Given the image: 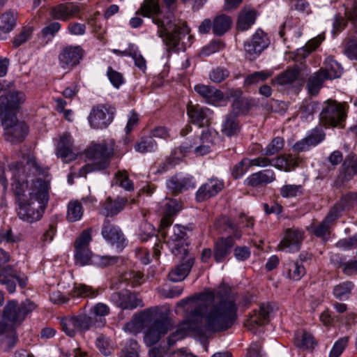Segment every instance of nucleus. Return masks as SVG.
I'll list each match as a JSON object with an SVG mask.
<instances>
[{"label":"nucleus","mask_w":357,"mask_h":357,"mask_svg":"<svg viewBox=\"0 0 357 357\" xmlns=\"http://www.w3.org/2000/svg\"><path fill=\"white\" fill-rule=\"evenodd\" d=\"M12 174L13 190L17 197V216L32 223L43 216L50 197L51 176L33 155L26 163L13 162L8 165Z\"/></svg>","instance_id":"f257e3e1"},{"label":"nucleus","mask_w":357,"mask_h":357,"mask_svg":"<svg viewBox=\"0 0 357 357\" xmlns=\"http://www.w3.org/2000/svg\"><path fill=\"white\" fill-rule=\"evenodd\" d=\"M219 297V301L205 314L204 322L203 306H195L190 314V319H185L178 324L176 331L168 337V345L173 346L190 334L207 338L215 333L230 328L237 318L234 296L220 294Z\"/></svg>","instance_id":"f03ea898"},{"label":"nucleus","mask_w":357,"mask_h":357,"mask_svg":"<svg viewBox=\"0 0 357 357\" xmlns=\"http://www.w3.org/2000/svg\"><path fill=\"white\" fill-rule=\"evenodd\" d=\"M163 1L169 10L167 15H164L160 10V0H144L136 13L152 18L153 22L158 26V34L169 53L185 51V43L183 40L188 35V30L184 25L181 26L176 22L172 14V6L175 0Z\"/></svg>","instance_id":"7ed1b4c3"},{"label":"nucleus","mask_w":357,"mask_h":357,"mask_svg":"<svg viewBox=\"0 0 357 357\" xmlns=\"http://www.w3.org/2000/svg\"><path fill=\"white\" fill-rule=\"evenodd\" d=\"M130 326L136 328H146L144 340L147 346L151 347L158 342L172 328L173 324L159 307L155 306L135 314L126 327Z\"/></svg>","instance_id":"20e7f679"},{"label":"nucleus","mask_w":357,"mask_h":357,"mask_svg":"<svg viewBox=\"0 0 357 357\" xmlns=\"http://www.w3.org/2000/svg\"><path fill=\"white\" fill-rule=\"evenodd\" d=\"M114 153L112 146L106 143L94 144L86 151V157L89 161L79 170V175L85 176L86 174L106 169L109 165V158Z\"/></svg>","instance_id":"39448f33"},{"label":"nucleus","mask_w":357,"mask_h":357,"mask_svg":"<svg viewBox=\"0 0 357 357\" xmlns=\"http://www.w3.org/2000/svg\"><path fill=\"white\" fill-rule=\"evenodd\" d=\"M221 295H232L234 296L236 312L238 311V305L241 304L240 297L237 294L228 291L227 290H220L216 294L212 291L203 292L194 295L192 297L181 300L178 303L177 305L185 308L188 312L190 310L188 317L185 319H190V314L197 305H202L203 306V314H204L206 308L210 306L209 310L215 305L220 299ZM203 318L204 317L203 316Z\"/></svg>","instance_id":"423d86ee"},{"label":"nucleus","mask_w":357,"mask_h":357,"mask_svg":"<svg viewBox=\"0 0 357 357\" xmlns=\"http://www.w3.org/2000/svg\"><path fill=\"white\" fill-rule=\"evenodd\" d=\"M346 103L328 100L322 105L319 114L320 122L326 127H344L347 118Z\"/></svg>","instance_id":"0eeeda50"},{"label":"nucleus","mask_w":357,"mask_h":357,"mask_svg":"<svg viewBox=\"0 0 357 357\" xmlns=\"http://www.w3.org/2000/svg\"><path fill=\"white\" fill-rule=\"evenodd\" d=\"M36 307L37 305L28 299L20 303L14 300L9 301L3 310L2 317L4 321L16 328Z\"/></svg>","instance_id":"6e6552de"},{"label":"nucleus","mask_w":357,"mask_h":357,"mask_svg":"<svg viewBox=\"0 0 357 357\" xmlns=\"http://www.w3.org/2000/svg\"><path fill=\"white\" fill-rule=\"evenodd\" d=\"M161 227V232L167 238V244L173 255H186L188 252V242L186 228L181 225H175L172 227Z\"/></svg>","instance_id":"1a4fd4ad"},{"label":"nucleus","mask_w":357,"mask_h":357,"mask_svg":"<svg viewBox=\"0 0 357 357\" xmlns=\"http://www.w3.org/2000/svg\"><path fill=\"white\" fill-rule=\"evenodd\" d=\"M26 96L24 92L10 89L5 82H0V109L10 115L15 114L24 102Z\"/></svg>","instance_id":"9d476101"},{"label":"nucleus","mask_w":357,"mask_h":357,"mask_svg":"<svg viewBox=\"0 0 357 357\" xmlns=\"http://www.w3.org/2000/svg\"><path fill=\"white\" fill-rule=\"evenodd\" d=\"M75 262L76 265H93L104 267L116 264L118 261L116 257L99 256L93 255L89 248L75 250Z\"/></svg>","instance_id":"9b49d317"},{"label":"nucleus","mask_w":357,"mask_h":357,"mask_svg":"<svg viewBox=\"0 0 357 357\" xmlns=\"http://www.w3.org/2000/svg\"><path fill=\"white\" fill-rule=\"evenodd\" d=\"M4 135L7 141L11 143H19L24 140L28 132V128L23 121L17 120L15 114L3 120Z\"/></svg>","instance_id":"f8f14e48"},{"label":"nucleus","mask_w":357,"mask_h":357,"mask_svg":"<svg viewBox=\"0 0 357 357\" xmlns=\"http://www.w3.org/2000/svg\"><path fill=\"white\" fill-rule=\"evenodd\" d=\"M114 111V107L105 105L93 107L88 117L91 127L94 129L105 128L113 121Z\"/></svg>","instance_id":"ddd939ff"},{"label":"nucleus","mask_w":357,"mask_h":357,"mask_svg":"<svg viewBox=\"0 0 357 357\" xmlns=\"http://www.w3.org/2000/svg\"><path fill=\"white\" fill-rule=\"evenodd\" d=\"M84 54V50L79 45L65 46L58 56L59 65L63 70H72L79 64Z\"/></svg>","instance_id":"4468645a"},{"label":"nucleus","mask_w":357,"mask_h":357,"mask_svg":"<svg viewBox=\"0 0 357 357\" xmlns=\"http://www.w3.org/2000/svg\"><path fill=\"white\" fill-rule=\"evenodd\" d=\"M273 82L278 85L293 89L295 91H301L305 83L304 77L298 66L288 68L278 74Z\"/></svg>","instance_id":"2eb2a0df"},{"label":"nucleus","mask_w":357,"mask_h":357,"mask_svg":"<svg viewBox=\"0 0 357 357\" xmlns=\"http://www.w3.org/2000/svg\"><path fill=\"white\" fill-rule=\"evenodd\" d=\"M15 280L17 281L21 288H24L27 285V277L24 275H21L11 266L8 265L0 267V283L6 286L7 291L10 294L15 291L16 284Z\"/></svg>","instance_id":"dca6fc26"},{"label":"nucleus","mask_w":357,"mask_h":357,"mask_svg":"<svg viewBox=\"0 0 357 357\" xmlns=\"http://www.w3.org/2000/svg\"><path fill=\"white\" fill-rule=\"evenodd\" d=\"M101 234L103 238L112 246L121 251L126 245L127 241L121 229L109 220H104Z\"/></svg>","instance_id":"f3484780"},{"label":"nucleus","mask_w":357,"mask_h":357,"mask_svg":"<svg viewBox=\"0 0 357 357\" xmlns=\"http://www.w3.org/2000/svg\"><path fill=\"white\" fill-rule=\"evenodd\" d=\"M270 44L269 38L266 33L261 29H258L252 36L250 41L244 45L246 56L249 60H253L258 56Z\"/></svg>","instance_id":"a211bd4d"},{"label":"nucleus","mask_w":357,"mask_h":357,"mask_svg":"<svg viewBox=\"0 0 357 357\" xmlns=\"http://www.w3.org/2000/svg\"><path fill=\"white\" fill-rule=\"evenodd\" d=\"M303 238V231L296 228L287 229L279 244L280 250L294 252L299 250Z\"/></svg>","instance_id":"6ab92c4d"},{"label":"nucleus","mask_w":357,"mask_h":357,"mask_svg":"<svg viewBox=\"0 0 357 357\" xmlns=\"http://www.w3.org/2000/svg\"><path fill=\"white\" fill-rule=\"evenodd\" d=\"M110 300L123 310H133L137 307L144 306L142 300L128 291L114 292L110 296Z\"/></svg>","instance_id":"aec40b11"},{"label":"nucleus","mask_w":357,"mask_h":357,"mask_svg":"<svg viewBox=\"0 0 357 357\" xmlns=\"http://www.w3.org/2000/svg\"><path fill=\"white\" fill-rule=\"evenodd\" d=\"M273 311V307L270 303H263L257 311H255L250 318L246 321L245 326L248 330L256 333L255 328L269 322L270 314Z\"/></svg>","instance_id":"412c9836"},{"label":"nucleus","mask_w":357,"mask_h":357,"mask_svg":"<svg viewBox=\"0 0 357 357\" xmlns=\"http://www.w3.org/2000/svg\"><path fill=\"white\" fill-rule=\"evenodd\" d=\"M224 188V182L217 178L208 179L202 184L196 192L195 197L198 202H203L215 196Z\"/></svg>","instance_id":"4be33fe9"},{"label":"nucleus","mask_w":357,"mask_h":357,"mask_svg":"<svg viewBox=\"0 0 357 357\" xmlns=\"http://www.w3.org/2000/svg\"><path fill=\"white\" fill-rule=\"evenodd\" d=\"M187 114L192 123L200 128L208 126L211 123L212 112L207 107H201L198 105H188Z\"/></svg>","instance_id":"5701e85b"},{"label":"nucleus","mask_w":357,"mask_h":357,"mask_svg":"<svg viewBox=\"0 0 357 357\" xmlns=\"http://www.w3.org/2000/svg\"><path fill=\"white\" fill-rule=\"evenodd\" d=\"M181 255V263L177 265L168 274V278L170 281L177 282L184 280L189 274L192 267L194 265L195 258L188 254Z\"/></svg>","instance_id":"b1692460"},{"label":"nucleus","mask_w":357,"mask_h":357,"mask_svg":"<svg viewBox=\"0 0 357 357\" xmlns=\"http://www.w3.org/2000/svg\"><path fill=\"white\" fill-rule=\"evenodd\" d=\"M166 186L168 190L173 195H178L189 189L195 188L192 176H181L178 174L169 178L166 182Z\"/></svg>","instance_id":"393cba45"},{"label":"nucleus","mask_w":357,"mask_h":357,"mask_svg":"<svg viewBox=\"0 0 357 357\" xmlns=\"http://www.w3.org/2000/svg\"><path fill=\"white\" fill-rule=\"evenodd\" d=\"M18 340L16 328L12 325L0 324V348L7 351L13 348Z\"/></svg>","instance_id":"a878e982"},{"label":"nucleus","mask_w":357,"mask_h":357,"mask_svg":"<svg viewBox=\"0 0 357 357\" xmlns=\"http://www.w3.org/2000/svg\"><path fill=\"white\" fill-rule=\"evenodd\" d=\"M56 155L65 162H70L76 159V154L73 151V139L69 133H64L57 145Z\"/></svg>","instance_id":"bb28decb"},{"label":"nucleus","mask_w":357,"mask_h":357,"mask_svg":"<svg viewBox=\"0 0 357 357\" xmlns=\"http://www.w3.org/2000/svg\"><path fill=\"white\" fill-rule=\"evenodd\" d=\"M276 179L275 174L272 169H264L250 174L244 184L250 187H258L273 182Z\"/></svg>","instance_id":"cd10ccee"},{"label":"nucleus","mask_w":357,"mask_h":357,"mask_svg":"<svg viewBox=\"0 0 357 357\" xmlns=\"http://www.w3.org/2000/svg\"><path fill=\"white\" fill-rule=\"evenodd\" d=\"M234 245V241L232 236L219 238L214 245L213 258L217 263L225 261L227 257L231 253V248Z\"/></svg>","instance_id":"c85d7f7f"},{"label":"nucleus","mask_w":357,"mask_h":357,"mask_svg":"<svg viewBox=\"0 0 357 357\" xmlns=\"http://www.w3.org/2000/svg\"><path fill=\"white\" fill-rule=\"evenodd\" d=\"M77 330L86 331L93 328H102L105 324V319H96L85 314L73 317Z\"/></svg>","instance_id":"c756f323"},{"label":"nucleus","mask_w":357,"mask_h":357,"mask_svg":"<svg viewBox=\"0 0 357 357\" xmlns=\"http://www.w3.org/2000/svg\"><path fill=\"white\" fill-rule=\"evenodd\" d=\"M182 209V203L176 199H168L165 204L164 216L161 219L160 225L162 228L169 227L172 222V217Z\"/></svg>","instance_id":"7c9ffc66"},{"label":"nucleus","mask_w":357,"mask_h":357,"mask_svg":"<svg viewBox=\"0 0 357 357\" xmlns=\"http://www.w3.org/2000/svg\"><path fill=\"white\" fill-rule=\"evenodd\" d=\"M340 210L337 206L333 207L324 220L313 229L314 234L319 238H325L329 234V229L333 222L338 218Z\"/></svg>","instance_id":"2f4dec72"},{"label":"nucleus","mask_w":357,"mask_h":357,"mask_svg":"<svg viewBox=\"0 0 357 357\" xmlns=\"http://www.w3.org/2000/svg\"><path fill=\"white\" fill-rule=\"evenodd\" d=\"M79 12V7L73 3L59 4L52 8V16L58 20H67Z\"/></svg>","instance_id":"473e14b6"},{"label":"nucleus","mask_w":357,"mask_h":357,"mask_svg":"<svg viewBox=\"0 0 357 357\" xmlns=\"http://www.w3.org/2000/svg\"><path fill=\"white\" fill-rule=\"evenodd\" d=\"M195 91L209 104H215L221 100L224 97L223 93L220 90L204 84L195 85Z\"/></svg>","instance_id":"72a5a7b5"},{"label":"nucleus","mask_w":357,"mask_h":357,"mask_svg":"<svg viewBox=\"0 0 357 357\" xmlns=\"http://www.w3.org/2000/svg\"><path fill=\"white\" fill-rule=\"evenodd\" d=\"M319 70H323L322 74L328 79H334L340 77L343 68L341 65L336 61L333 56H329L326 58L324 62V67Z\"/></svg>","instance_id":"f704fd0d"},{"label":"nucleus","mask_w":357,"mask_h":357,"mask_svg":"<svg viewBox=\"0 0 357 357\" xmlns=\"http://www.w3.org/2000/svg\"><path fill=\"white\" fill-rule=\"evenodd\" d=\"M323 70H317L310 75L306 81V89L310 96H317L324 86L326 77L322 74Z\"/></svg>","instance_id":"c9c22d12"},{"label":"nucleus","mask_w":357,"mask_h":357,"mask_svg":"<svg viewBox=\"0 0 357 357\" xmlns=\"http://www.w3.org/2000/svg\"><path fill=\"white\" fill-rule=\"evenodd\" d=\"M127 202L128 199L125 197H118L112 200L108 197L103 204L102 213L106 217L116 215L124 208Z\"/></svg>","instance_id":"e433bc0d"},{"label":"nucleus","mask_w":357,"mask_h":357,"mask_svg":"<svg viewBox=\"0 0 357 357\" xmlns=\"http://www.w3.org/2000/svg\"><path fill=\"white\" fill-rule=\"evenodd\" d=\"M17 13L13 11H6L0 17V39L6 40L7 35L16 26Z\"/></svg>","instance_id":"4c0bfd02"},{"label":"nucleus","mask_w":357,"mask_h":357,"mask_svg":"<svg viewBox=\"0 0 357 357\" xmlns=\"http://www.w3.org/2000/svg\"><path fill=\"white\" fill-rule=\"evenodd\" d=\"M283 274L291 280H299L305 274V268L298 261H287L284 264Z\"/></svg>","instance_id":"58836bf2"},{"label":"nucleus","mask_w":357,"mask_h":357,"mask_svg":"<svg viewBox=\"0 0 357 357\" xmlns=\"http://www.w3.org/2000/svg\"><path fill=\"white\" fill-rule=\"evenodd\" d=\"M240 129V122L236 114L234 113L227 114L222 123V132L227 137H231L237 135Z\"/></svg>","instance_id":"ea45409f"},{"label":"nucleus","mask_w":357,"mask_h":357,"mask_svg":"<svg viewBox=\"0 0 357 357\" xmlns=\"http://www.w3.org/2000/svg\"><path fill=\"white\" fill-rule=\"evenodd\" d=\"M301 161V158L293 155L292 154H287L278 157L276 158V163H274V167L284 170L285 172H289L298 167Z\"/></svg>","instance_id":"a19ab883"},{"label":"nucleus","mask_w":357,"mask_h":357,"mask_svg":"<svg viewBox=\"0 0 357 357\" xmlns=\"http://www.w3.org/2000/svg\"><path fill=\"white\" fill-rule=\"evenodd\" d=\"M232 24L231 18L226 15H220L213 21V33L215 36H222L229 30Z\"/></svg>","instance_id":"79ce46f5"},{"label":"nucleus","mask_w":357,"mask_h":357,"mask_svg":"<svg viewBox=\"0 0 357 357\" xmlns=\"http://www.w3.org/2000/svg\"><path fill=\"white\" fill-rule=\"evenodd\" d=\"M256 18V13L253 10H243L238 16L237 28L241 31L248 30L254 23Z\"/></svg>","instance_id":"37998d69"},{"label":"nucleus","mask_w":357,"mask_h":357,"mask_svg":"<svg viewBox=\"0 0 357 357\" xmlns=\"http://www.w3.org/2000/svg\"><path fill=\"white\" fill-rule=\"evenodd\" d=\"M83 208L77 200L71 201L68 204L66 218L70 222H76L81 219L83 215Z\"/></svg>","instance_id":"c03bdc74"},{"label":"nucleus","mask_w":357,"mask_h":357,"mask_svg":"<svg viewBox=\"0 0 357 357\" xmlns=\"http://www.w3.org/2000/svg\"><path fill=\"white\" fill-rule=\"evenodd\" d=\"M354 287V284L351 281H346L340 283L334 287L333 295L339 300H345L349 297V295Z\"/></svg>","instance_id":"a18cd8bd"},{"label":"nucleus","mask_w":357,"mask_h":357,"mask_svg":"<svg viewBox=\"0 0 357 357\" xmlns=\"http://www.w3.org/2000/svg\"><path fill=\"white\" fill-rule=\"evenodd\" d=\"M114 183L119 185L127 191L134 190L133 182L129 179L128 174L126 170H119L115 173Z\"/></svg>","instance_id":"49530a36"},{"label":"nucleus","mask_w":357,"mask_h":357,"mask_svg":"<svg viewBox=\"0 0 357 357\" xmlns=\"http://www.w3.org/2000/svg\"><path fill=\"white\" fill-rule=\"evenodd\" d=\"M73 295L80 298H95L98 295V291L91 286L76 283L73 287Z\"/></svg>","instance_id":"de8ad7c7"},{"label":"nucleus","mask_w":357,"mask_h":357,"mask_svg":"<svg viewBox=\"0 0 357 357\" xmlns=\"http://www.w3.org/2000/svg\"><path fill=\"white\" fill-rule=\"evenodd\" d=\"M302 185L287 184L280 189V194L284 198H292L303 195Z\"/></svg>","instance_id":"09e8293b"},{"label":"nucleus","mask_w":357,"mask_h":357,"mask_svg":"<svg viewBox=\"0 0 357 357\" xmlns=\"http://www.w3.org/2000/svg\"><path fill=\"white\" fill-rule=\"evenodd\" d=\"M272 73L269 71H257L252 74L248 75L244 81V86H250L253 84H256L259 82H263L271 77Z\"/></svg>","instance_id":"8fccbe9b"},{"label":"nucleus","mask_w":357,"mask_h":357,"mask_svg":"<svg viewBox=\"0 0 357 357\" xmlns=\"http://www.w3.org/2000/svg\"><path fill=\"white\" fill-rule=\"evenodd\" d=\"M92 229L88 228L82 231L74 243L75 250L89 248V244L92 240Z\"/></svg>","instance_id":"3c124183"},{"label":"nucleus","mask_w":357,"mask_h":357,"mask_svg":"<svg viewBox=\"0 0 357 357\" xmlns=\"http://www.w3.org/2000/svg\"><path fill=\"white\" fill-rule=\"evenodd\" d=\"M251 167L250 158H244L236 163L231 169V176L234 179L242 177Z\"/></svg>","instance_id":"603ef678"},{"label":"nucleus","mask_w":357,"mask_h":357,"mask_svg":"<svg viewBox=\"0 0 357 357\" xmlns=\"http://www.w3.org/2000/svg\"><path fill=\"white\" fill-rule=\"evenodd\" d=\"M284 144V139L280 137H276L271 140L262 152L265 155H273L283 149Z\"/></svg>","instance_id":"864d4df0"},{"label":"nucleus","mask_w":357,"mask_h":357,"mask_svg":"<svg viewBox=\"0 0 357 357\" xmlns=\"http://www.w3.org/2000/svg\"><path fill=\"white\" fill-rule=\"evenodd\" d=\"M157 149V143L153 137L142 138L135 145V149L139 153H147L155 151Z\"/></svg>","instance_id":"5fc2aeb1"},{"label":"nucleus","mask_w":357,"mask_h":357,"mask_svg":"<svg viewBox=\"0 0 357 357\" xmlns=\"http://www.w3.org/2000/svg\"><path fill=\"white\" fill-rule=\"evenodd\" d=\"M139 345L135 340H129L121 351L120 357H139Z\"/></svg>","instance_id":"6e6d98bb"},{"label":"nucleus","mask_w":357,"mask_h":357,"mask_svg":"<svg viewBox=\"0 0 357 357\" xmlns=\"http://www.w3.org/2000/svg\"><path fill=\"white\" fill-rule=\"evenodd\" d=\"M229 75V71L221 66L213 69L209 73V78L214 83H220L223 82Z\"/></svg>","instance_id":"4d7b16f0"},{"label":"nucleus","mask_w":357,"mask_h":357,"mask_svg":"<svg viewBox=\"0 0 357 357\" xmlns=\"http://www.w3.org/2000/svg\"><path fill=\"white\" fill-rule=\"evenodd\" d=\"M33 29L30 26L24 27L21 32L13 39L14 47H18L25 43L31 37Z\"/></svg>","instance_id":"13d9d810"},{"label":"nucleus","mask_w":357,"mask_h":357,"mask_svg":"<svg viewBox=\"0 0 357 357\" xmlns=\"http://www.w3.org/2000/svg\"><path fill=\"white\" fill-rule=\"evenodd\" d=\"M20 240V235H15L11 229H0V243H16Z\"/></svg>","instance_id":"bf43d9fd"},{"label":"nucleus","mask_w":357,"mask_h":357,"mask_svg":"<svg viewBox=\"0 0 357 357\" xmlns=\"http://www.w3.org/2000/svg\"><path fill=\"white\" fill-rule=\"evenodd\" d=\"M110 312L109 307L105 303H98L91 309V313L93 315V318L105 319Z\"/></svg>","instance_id":"052dcab7"},{"label":"nucleus","mask_w":357,"mask_h":357,"mask_svg":"<svg viewBox=\"0 0 357 357\" xmlns=\"http://www.w3.org/2000/svg\"><path fill=\"white\" fill-rule=\"evenodd\" d=\"M348 344V337H344L336 341L330 351L329 357H339Z\"/></svg>","instance_id":"680f3d73"},{"label":"nucleus","mask_w":357,"mask_h":357,"mask_svg":"<svg viewBox=\"0 0 357 357\" xmlns=\"http://www.w3.org/2000/svg\"><path fill=\"white\" fill-rule=\"evenodd\" d=\"M232 111L230 113H234L238 116L240 114H244L248 110V102L243 98L234 99L232 105Z\"/></svg>","instance_id":"e2e57ef3"},{"label":"nucleus","mask_w":357,"mask_h":357,"mask_svg":"<svg viewBox=\"0 0 357 357\" xmlns=\"http://www.w3.org/2000/svg\"><path fill=\"white\" fill-rule=\"evenodd\" d=\"M325 135L321 128L312 129L306 137L312 146H316L324 140Z\"/></svg>","instance_id":"0e129e2a"},{"label":"nucleus","mask_w":357,"mask_h":357,"mask_svg":"<svg viewBox=\"0 0 357 357\" xmlns=\"http://www.w3.org/2000/svg\"><path fill=\"white\" fill-rule=\"evenodd\" d=\"M62 330L70 337H74L76 333V325L73 317H66L61 321Z\"/></svg>","instance_id":"69168bd1"},{"label":"nucleus","mask_w":357,"mask_h":357,"mask_svg":"<svg viewBox=\"0 0 357 357\" xmlns=\"http://www.w3.org/2000/svg\"><path fill=\"white\" fill-rule=\"evenodd\" d=\"M296 344L300 348L309 349L314 347L315 342L311 334L308 333H303L301 340H297Z\"/></svg>","instance_id":"338daca9"},{"label":"nucleus","mask_w":357,"mask_h":357,"mask_svg":"<svg viewBox=\"0 0 357 357\" xmlns=\"http://www.w3.org/2000/svg\"><path fill=\"white\" fill-rule=\"evenodd\" d=\"M344 54L350 59L357 60V38L349 40L344 49Z\"/></svg>","instance_id":"774afa93"}]
</instances>
